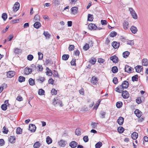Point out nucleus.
Returning a JSON list of instances; mask_svg holds the SVG:
<instances>
[{"label":"nucleus","instance_id":"473e14b6","mask_svg":"<svg viewBox=\"0 0 148 148\" xmlns=\"http://www.w3.org/2000/svg\"><path fill=\"white\" fill-rule=\"evenodd\" d=\"M112 71L113 73H116L118 71V69L116 66H114L112 68Z\"/></svg>","mask_w":148,"mask_h":148},{"label":"nucleus","instance_id":"393cba45","mask_svg":"<svg viewBox=\"0 0 148 148\" xmlns=\"http://www.w3.org/2000/svg\"><path fill=\"white\" fill-rule=\"evenodd\" d=\"M143 65L144 66L148 65V60L146 59H143L142 60Z\"/></svg>","mask_w":148,"mask_h":148},{"label":"nucleus","instance_id":"0eeeda50","mask_svg":"<svg viewBox=\"0 0 148 148\" xmlns=\"http://www.w3.org/2000/svg\"><path fill=\"white\" fill-rule=\"evenodd\" d=\"M122 92V95L124 98L127 99L129 97V94L127 91H123Z\"/></svg>","mask_w":148,"mask_h":148},{"label":"nucleus","instance_id":"b1692460","mask_svg":"<svg viewBox=\"0 0 148 148\" xmlns=\"http://www.w3.org/2000/svg\"><path fill=\"white\" fill-rule=\"evenodd\" d=\"M41 26V24L38 22H36L34 25V27L36 29H38Z\"/></svg>","mask_w":148,"mask_h":148},{"label":"nucleus","instance_id":"338daca9","mask_svg":"<svg viewBox=\"0 0 148 148\" xmlns=\"http://www.w3.org/2000/svg\"><path fill=\"white\" fill-rule=\"evenodd\" d=\"M54 80L52 78H50L48 80V83L49 84H53Z\"/></svg>","mask_w":148,"mask_h":148},{"label":"nucleus","instance_id":"a878e982","mask_svg":"<svg viewBox=\"0 0 148 148\" xmlns=\"http://www.w3.org/2000/svg\"><path fill=\"white\" fill-rule=\"evenodd\" d=\"M15 138L14 136H11L9 138V141L11 143H15Z\"/></svg>","mask_w":148,"mask_h":148},{"label":"nucleus","instance_id":"c03bdc74","mask_svg":"<svg viewBox=\"0 0 148 148\" xmlns=\"http://www.w3.org/2000/svg\"><path fill=\"white\" fill-rule=\"evenodd\" d=\"M45 91L42 89H39L38 94L39 95H43L44 94Z\"/></svg>","mask_w":148,"mask_h":148},{"label":"nucleus","instance_id":"58836bf2","mask_svg":"<svg viewBox=\"0 0 148 148\" xmlns=\"http://www.w3.org/2000/svg\"><path fill=\"white\" fill-rule=\"evenodd\" d=\"M43 34L47 38L49 39L50 37V35L47 32H44Z\"/></svg>","mask_w":148,"mask_h":148},{"label":"nucleus","instance_id":"c756f323","mask_svg":"<svg viewBox=\"0 0 148 148\" xmlns=\"http://www.w3.org/2000/svg\"><path fill=\"white\" fill-rule=\"evenodd\" d=\"M117 130L119 133H121L123 132L124 129L123 127L120 126L118 128Z\"/></svg>","mask_w":148,"mask_h":148},{"label":"nucleus","instance_id":"2f4dec72","mask_svg":"<svg viewBox=\"0 0 148 148\" xmlns=\"http://www.w3.org/2000/svg\"><path fill=\"white\" fill-rule=\"evenodd\" d=\"M29 84L31 86H32L34 85V80L32 78H30L29 80Z\"/></svg>","mask_w":148,"mask_h":148},{"label":"nucleus","instance_id":"20e7f679","mask_svg":"<svg viewBox=\"0 0 148 148\" xmlns=\"http://www.w3.org/2000/svg\"><path fill=\"white\" fill-rule=\"evenodd\" d=\"M54 101L53 102V104L54 105H58L62 107L63 106V104L62 103V102L58 99H54Z\"/></svg>","mask_w":148,"mask_h":148},{"label":"nucleus","instance_id":"4468645a","mask_svg":"<svg viewBox=\"0 0 148 148\" xmlns=\"http://www.w3.org/2000/svg\"><path fill=\"white\" fill-rule=\"evenodd\" d=\"M15 75V73L13 71H9L7 73L6 75L8 77L11 78Z\"/></svg>","mask_w":148,"mask_h":148},{"label":"nucleus","instance_id":"bf43d9fd","mask_svg":"<svg viewBox=\"0 0 148 148\" xmlns=\"http://www.w3.org/2000/svg\"><path fill=\"white\" fill-rule=\"evenodd\" d=\"M74 46L73 45H70L69 46V49L70 51H73L74 49Z\"/></svg>","mask_w":148,"mask_h":148},{"label":"nucleus","instance_id":"f3484780","mask_svg":"<svg viewBox=\"0 0 148 148\" xmlns=\"http://www.w3.org/2000/svg\"><path fill=\"white\" fill-rule=\"evenodd\" d=\"M135 69L136 72L139 73L143 70V67L142 66L138 65L135 67Z\"/></svg>","mask_w":148,"mask_h":148},{"label":"nucleus","instance_id":"bb28decb","mask_svg":"<svg viewBox=\"0 0 148 148\" xmlns=\"http://www.w3.org/2000/svg\"><path fill=\"white\" fill-rule=\"evenodd\" d=\"M130 53L127 51H125L123 53V57L125 58H127L130 55Z\"/></svg>","mask_w":148,"mask_h":148},{"label":"nucleus","instance_id":"9d476101","mask_svg":"<svg viewBox=\"0 0 148 148\" xmlns=\"http://www.w3.org/2000/svg\"><path fill=\"white\" fill-rule=\"evenodd\" d=\"M120 45V43L116 41H113L112 44V46L115 49L118 48Z\"/></svg>","mask_w":148,"mask_h":148},{"label":"nucleus","instance_id":"49530a36","mask_svg":"<svg viewBox=\"0 0 148 148\" xmlns=\"http://www.w3.org/2000/svg\"><path fill=\"white\" fill-rule=\"evenodd\" d=\"M27 59L29 61H32L34 58L33 56L32 55L29 54L27 56Z\"/></svg>","mask_w":148,"mask_h":148},{"label":"nucleus","instance_id":"dca6fc26","mask_svg":"<svg viewBox=\"0 0 148 148\" xmlns=\"http://www.w3.org/2000/svg\"><path fill=\"white\" fill-rule=\"evenodd\" d=\"M71 13L75 15L77 12L78 8L77 7H72L71 9Z\"/></svg>","mask_w":148,"mask_h":148},{"label":"nucleus","instance_id":"aec40b11","mask_svg":"<svg viewBox=\"0 0 148 148\" xmlns=\"http://www.w3.org/2000/svg\"><path fill=\"white\" fill-rule=\"evenodd\" d=\"M98 82L97 78L95 77H93L92 78L91 82L93 85H95Z\"/></svg>","mask_w":148,"mask_h":148},{"label":"nucleus","instance_id":"864d4df0","mask_svg":"<svg viewBox=\"0 0 148 148\" xmlns=\"http://www.w3.org/2000/svg\"><path fill=\"white\" fill-rule=\"evenodd\" d=\"M100 102V101H99L97 102V103L94 106L93 108V109L97 110V109L99 105Z\"/></svg>","mask_w":148,"mask_h":148},{"label":"nucleus","instance_id":"7ed1b4c3","mask_svg":"<svg viewBox=\"0 0 148 148\" xmlns=\"http://www.w3.org/2000/svg\"><path fill=\"white\" fill-rule=\"evenodd\" d=\"M36 129V127L35 125L30 124L29 125V130L32 132H34Z\"/></svg>","mask_w":148,"mask_h":148},{"label":"nucleus","instance_id":"72a5a7b5","mask_svg":"<svg viewBox=\"0 0 148 148\" xmlns=\"http://www.w3.org/2000/svg\"><path fill=\"white\" fill-rule=\"evenodd\" d=\"M46 142L48 144H49L52 143V140L51 138L49 136H48L46 138Z\"/></svg>","mask_w":148,"mask_h":148},{"label":"nucleus","instance_id":"de8ad7c7","mask_svg":"<svg viewBox=\"0 0 148 148\" xmlns=\"http://www.w3.org/2000/svg\"><path fill=\"white\" fill-rule=\"evenodd\" d=\"M116 33L114 31H112L111 32L110 34V37H113L116 35Z\"/></svg>","mask_w":148,"mask_h":148},{"label":"nucleus","instance_id":"f704fd0d","mask_svg":"<svg viewBox=\"0 0 148 148\" xmlns=\"http://www.w3.org/2000/svg\"><path fill=\"white\" fill-rule=\"evenodd\" d=\"M22 129L20 127L17 128L16 130V133L17 134H21L22 133Z\"/></svg>","mask_w":148,"mask_h":148},{"label":"nucleus","instance_id":"5701e85b","mask_svg":"<svg viewBox=\"0 0 148 148\" xmlns=\"http://www.w3.org/2000/svg\"><path fill=\"white\" fill-rule=\"evenodd\" d=\"M82 130L79 128H77L75 131V134L77 135H80L81 134Z\"/></svg>","mask_w":148,"mask_h":148},{"label":"nucleus","instance_id":"e433bc0d","mask_svg":"<svg viewBox=\"0 0 148 148\" xmlns=\"http://www.w3.org/2000/svg\"><path fill=\"white\" fill-rule=\"evenodd\" d=\"M93 15L89 14L88 16V21H91L93 20Z\"/></svg>","mask_w":148,"mask_h":148},{"label":"nucleus","instance_id":"0e129e2a","mask_svg":"<svg viewBox=\"0 0 148 148\" xmlns=\"http://www.w3.org/2000/svg\"><path fill=\"white\" fill-rule=\"evenodd\" d=\"M96 62V60L95 58L91 59L89 61V62L92 64H95Z\"/></svg>","mask_w":148,"mask_h":148},{"label":"nucleus","instance_id":"f257e3e1","mask_svg":"<svg viewBox=\"0 0 148 148\" xmlns=\"http://www.w3.org/2000/svg\"><path fill=\"white\" fill-rule=\"evenodd\" d=\"M129 83L127 81H124L121 84V85L118 86L116 88V91L119 93H121L123 91L124 88H127L129 85Z\"/></svg>","mask_w":148,"mask_h":148},{"label":"nucleus","instance_id":"f8f14e48","mask_svg":"<svg viewBox=\"0 0 148 148\" xmlns=\"http://www.w3.org/2000/svg\"><path fill=\"white\" fill-rule=\"evenodd\" d=\"M24 71L25 74L26 75H28L30 74L32 72V69L27 67L25 69Z\"/></svg>","mask_w":148,"mask_h":148},{"label":"nucleus","instance_id":"13d9d810","mask_svg":"<svg viewBox=\"0 0 148 148\" xmlns=\"http://www.w3.org/2000/svg\"><path fill=\"white\" fill-rule=\"evenodd\" d=\"M76 59H73L72 60L71 62V65L72 66H75L76 65V63H75Z\"/></svg>","mask_w":148,"mask_h":148},{"label":"nucleus","instance_id":"5fc2aeb1","mask_svg":"<svg viewBox=\"0 0 148 148\" xmlns=\"http://www.w3.org/2000/svg\"><path fill=\"white\" fill-rule=\"evenodd\" d=\"M83 140L85 142H87L88 141V137L87 136H85L83 138Z\"/></svg>","mask_w":148,"mask_h":148},{"label":"nucleus","instance_id":"2eb2a0df","mask_svg":"<svg viewBox=\"0 0 148 148\" xmlns=\"http://www.w3.org/2000/svg\"><path fill=\"white\" fill-rule=\"evenodd\" d=\"M124 119L122 117H120L117 120V122L120 125H123Z\"/></svg>","mask_w":148,"mask_h":148},{"label":"nucleus","instance_id":"680f3d73","mask_svg":"<svg viewBox=\"0 0 148 148\" xmlns=\"http://www.w3.org/2000/svg\"><path fill=\"white\" fill-rule=\"evenodd\" d=\"M112 81L115 84H117L118 83V81L117 78L115 77H114L113 78Z\"/></svg>","mask_w":148,"mask_h":148},{"label":"nucleus","instance_id":"ddd939ff","mask_svg":"<svg viewBox=\"0 0 148 148\" xmlns=\"http://www.w3.org/2000/svg\"><path fill=\"white\" fill-rule=\"evenodd\" d=\"M134 114L136 115V116L139 118H140L142 114V112L139 110L136 109L134 112Z\"/></svg>","mask_w":148,"mask_h":148},{"label":"nucleus","instance_id":"6e6d98bb","mask_svg":"<svg viewBox=\"0 0 148 148\" xmlns=\"http://www.w3.org/2000/svg\"><path fill=\"white\" fill-rule=\"evenodd\" d=\"M100 114L101 116V118L103 119L105 118V116L106 114V113L105 112L101 111L100 112Z\"/></svg>","mask_w":148,"mask_h":148},{"label":"nucleus","instance_id":"ea45409f","mask_svg":"<svg viewBox=\"0 0 148 148\" xmlns=\"http://www.w3.org/2000/svg\"><path fill=\"white\" fill-rule=\"evenodd\" d=\"M123 103L119 101L116 103V106L118 108H120L122 106Z\"/></svg>","mask_w":148,"mask_h":148},{"label":"nucleus","instance_id":"6e6552de","mask_svg":"<svg viewBox=\"0 0 148 148\" xmlns=\"http://www.w3.org/2000/svg\"><path fill=\"white\" fill-rule=\"evenodd\" d=\"M88 29L90 30H96L97 28V27L94 24L90 23L88 25Z\"/></svg>","mask_w":148,"mask_h":148},{"label":"nucleus","instance_id":"a18cd8bd","mask_svg":"<svg viewBox=\"0 0 148 148\" xmlns=\"http://www.w3.org/2000/svg\"><path fill=\"white\" fill-rule=\"evenodd\" d=\"M98 123H96L95 122H92L91 123V125L92 126V127L93 129H95L97 127V125L98 124Z\"/></svg>","mask_w":148,"mask_h":148},{"label":"nucleus","instance_id":"3c124183","mask_svg":"<svg viewBox=\"0 0 148 148\" xmlns=\"http://www.w3.org/2000/svg\"><path fill=\"white\" fill-rule=\"evenodd\" d=\"M127 44L132 46L134 45V42L133 40H129L127 42Z\"/></svg>","mask_w":148,"mask_h":148},{"label":"nucleus","instance_id":"6ab92c4d","mask_svg":"<svg viewBox=\"0 0 148 148\" xmlns=\"http://www.w3.org/2000/svg\"><path fill=\"white\" fill-rule=\"evenodd\" d=\"M130 29L132 32L134 34L136 33L138 31L136 27L134 26H132L131 27Z\"/></svg>","mask_w":148,"mask_h":148},{"label":"nucleus","instance_id":"052dcab7","mask_svg":"<svg viewBox=\"0 0 148 148\" xmlns=\"http://www.w3.org/2000/svg\"><path fill=\"white\" fill-rule=\"evenodd\" d=\"M3 133L5 134H7L8 132V130L5 127H4L3 128Z\"/></svg>","mask_w":148,"mask_h":148},{"label":"nucleus","instance_id":"603ef678","mask_svg":"<svg viewBox=\"0 0 148 148\" xmlns=\"http://www.w3.org/2000/svg\"><path fill=\"white\" fill-rule=\"evenodd\" d=\"M1 108L2 110L5 111L7 109V106L5 104H3L1 106Z\"/></svg>","mask_w":148,"mask_h":148},{"label":"nucleus","instance_id":"9b49d317","mask_svg":"<svg viewBox=\"0 0 148 148\" xmlns=\"http://www.w3.org/2000/svg\"><path fill=\"white\" fill-rule=\"evenodd\" d=\"M77 145V143L75 141H71L69 144V146L71 148H75L76 147Z\"/></svg>","mask_w":148,"mask_h":148},{"label":"nucleus","instance_id":"37998d69","mask_svg":"<svg viewBox=\"0 0 148 148\" xmlns=\"http://www.w3.org/2000/svg\"><path fill=\"white\" fill-rule=\"evenodd\" d=\"M138 76L137 75H136L132 77V80L133 82L136 81L138 80Z\"/></svg>","mask_w":148,"mask_h":148},{"label":"nucleus","instance_id":"774afa93","mask_svg":"<svg viewBox=\"0 0 148 148\" xmlns=\"http://www.w3.org/2000/svg\"><path fill=\"white\" fill-rule=\"evenodd\" d=\"M38 80L42 82H44L45 80V78L44 77H40Z\"/></svg>","mask_w":148,"mask_h":148},{"label":"nucleus","instance_id":"39448f33","mask_svg":"<svg viewBox=\"0 0 148 148\" xmlns=\"http://www.w3.org/2000/svg\"><path fill=\"white\" fill-rule=\"evenodd\" d=\"M20 6V4L18 2H15L13 8V11L15 12L17 11L19 9Z\"/></svg>","mask_w":148,"mask_h":148},{"label":"nucleus","instance_id":"f03ea898","mask_svg":"<svg viewBox=\"0 0 148 148\" xmlns=\"http://www.w3.org/2000/svg\"><path fill=\"white\" fill-rule=\"evenodd\" d=\"M129 10L132 18L135 19H137V15L133 9L132 8H129Z\"/></svg>","mask_w":148,"mask_h":148},{"label":"nucleus","instance_id":"79ce46f5","mask_svg":"<svg viewBox=\"0 0 148 148\" xmlns=\"http://www.w3.org/2000/svg\"><path fill=\"white\" fill-rule=\"evenodd\" d=\"M2 18L4 21H5L7 18V14L5 13H3L2 14Z\"/></svg>","mask_w":148,"mask_h":148},{"label":"nucleus","instance_id":"412c9836","mask_svg":"<svg viewBox=\"0 0 148 148\" xmlns=\"http://www.w3.org/2000/svg\"><path fill=\"white\" fill-rule=\"evenodd\" d=\"M138 136V134L136 132H134L131 135V137L134 140H136Z\"/></svg>","mask_w":148,"mask_h":148},{"label":"nucleus","instance_id":"c9c22d12","mask_svg":"<svg viewBox=\"0 0 148 148\" xmlns=\"http://www.w3.org/2000/svg\"><path fill=\"white\" fill-rule=\"evenodd\" d=\"M40 145V143L39 142L37 141L36 142L34 145L33 147L34 148H38L39 147Z\"/></svg>","mask_w":148,"mask_h":148},{"label":"nucleus","instance_id":"a211bd4d","mask_svg":"<svg viewBox=\"0 0 148 148\" xmlns=\"http://www.w3.org/2000/svg\"><path fill=\"white\" fill-rule=\"evenodd\" d=\"M58 144L60 146L64 147L66 144V142L64 140H61L58 142Z\"/></svg>","mask_w":148,"mask_h":148},{"label":"nucleus","instance_id":"cd10ccee","mask_svg":"<svg viewBox=\"0 0 148 148\" xmlns=\"http://www.w3.org/2000/svg\"><path fill=\"white\" fill-rule=\"evenodd\" d=\"M102 143L100 141L97 143L95 145V148H100L102 145Z\"/></svg>","mask_w":148,"mask_h":148},{"label":"nucleus","instance_id":"a19ab883","mask_svg":"<svg viewBox=\"0 0 148 148\" xmlns=\"http://www.w3.org/2000/svg\"><path fill=\"white\" fill-rule=\"evenodd\" d=\"M38 60H41L43 58V54L41 52H39L38 53Z\"/></svg>","mask_w":148,"mask_h":148},{"label":"nucleus","instance_id":"1a4fd4ad","mask_svg":"<svg viewBox=\"0 0 148 148\" xmlns=\"http://www.w3.org/2000/svg\"><path fill=\"white\" fill-rule=\"evenodd\" d=\"M110 59L113 61V63H117L119 61L118 58L116 56H113L110 57Z\"/></svg>","mask_w":148,"mask_h":148},{"label":"nucleus","instance_id":"09e8293b","mask_svg":"<svg viewBox=\"0 0 148 148\" xmlns=\"http://www.w3.org/2000/svg\"><path fill=\"white\" fill-rule=\"evenodd\" d=\"M89 48V46L88 44L86 43L83 47V49L85 51L88 50Z\"/></svg>","mask_w":148,"mask_h":148},{"label":"nucleus","instance_id":"4d7b16f0","mask_svg":"<svg viewBox=\"0 0 148 148\" xmlns=\"http://www.w3.org/2000/svg\"><path fill=\"white\" fill-rule=\"evenodd\" d=\"M40 16L37 14L34 17V20H35V21H40Z\"/></svg>","mask_w":148,"mask_h":148},{"label":"nucleus","instance_id":"c85d7f7f","mask_svg":"<svg viewBox=\"0 0 148 148\" xmlns=\"http://www.w3.org/2000/svg\"><path fill=\"white\" fill-rule=\"evenodd\" d=\"M25 80V77L23 76H20L18 78V81L20 82H24Z\"/></svg>","mask_w":148,"mask_h":148},{"label":"nucleus","instance_id":"4be33fe9","mask_svg":"<svg viewBox=\"0 0 148 148\" xmlns=\"http://www.w3.org/2000/svg\"><path fill=\"white\" fill-rule=\"evenodd\" d=\"M123 26L124 29H126L128 27V23L126 21H125L123 23Z\"/></svg>","mask_w":148,"mask_h":148},{"label":"nucleus","instance_id":"423d86ee","mask_svg":"<svg viewBox=\"0 0 148 148\" xmlns=\"http://www.w3.org/2000/svg\"><path fill=\"white\" fill-rule=\"evenodd\" d=\"M133 69L128 66H126L125 68V71L128 73H131L133 71Z\"/></svg>","mask_w":148,"mask_h":148},{"label":"nucleus","instance_id":"69168bd1","mask_svg":"<svg viewBox=\"0 0 148 148\" xmlns=\"http://www.w3.org/2000/svg\"><path fill=\"white\" fill-rule=\"evenodd\" d=\"M101 24L103 25H106L107 23V22L106 20H101Z\"/></svg>","mask_w":148,"mask_h":148},{"label":"nucleus","instance_id":"e2e57ef3","mask_svg":"<svg viewBox=\"0 0 148 148\" xmlns=\"http://www.w3.org/2000/svg\"><path fill=\"white\" fill-rule=\"evenodd\" d=\"M51 93L52 95H56L57 94V91L55 89L53 88L51 90Z\"/></svg>","mask_w":148,"mask_h":148},{"label":"nucleus","instance_id":"8fccbe9b","mask_svg":"<svg viewBox=\"0 0 148 148\" xmlns=\"http://www.w3.org/2000/svg\"><path fill=\"white\" fill-rule=\"evenodd\" d=\"M136 103L138 104H140L142 103V101L141 100L140 97H138L136 99Z\"/></svg>","mask_w":148,"mask_h":148},{"label":"nucleus","instance_id":"7c9ffc66","mask_svg":"<svg viewBox=\"0 0 148 148\" xmlns=\"http://www.w3.org/2000/svg\"><path fill=\"white\" fill-rule=\"evenodd\" d=\"M69 57V55L68 54H64L62 56V59L64 60H67Z\"/></svg>","mask_w":148,"mask_h":148},{"label":"nucleus","instance_id":"4c0bfd02","mask_svg":"<svg viewBox=\"0 0 148 148\" xmlns=\"http://www.w3.org/2000/svg\"><path fill=\"white\" fill-rule=\"evenodd\" d=\"M36 69L37 70L41 71L42 70L43 68L42 65L38 64L36 66Z\"/></svg>","mask_w":148,"mask_h":148}]
</instances>
